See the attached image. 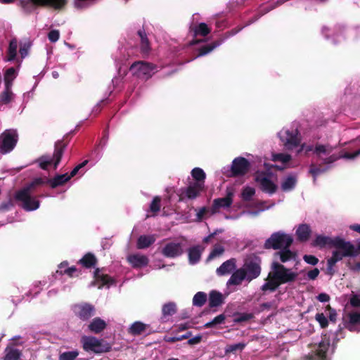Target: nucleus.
<instances>
[{"label": "nucleus", "instance_id": "obj_40", "mask_svg": "<svg viewBox=\"0 0 360 360\" xmlns=\"http://www.w3.org/2000/svg\"><path fill=\"white\" fill-rule=\"evenodd\" d=\"M297 178L295 176H288L281 184V189L283 191H290L292 190L297 184Z\"/></svg>", "mask_w": 360, "mask_h": 360}, {"label": "nucleus", "instance_id": "obj_13", "mask_svg": "<svg viewBox=\"0 0 360 360\" xmlns=\"http://www.w3.org/2000/svg\"><path fill=\"white\" fill-rule=\"evenodd\" d=\"M330 347V340L325 336L319 343L316 351L311 354L306 356L304 360H329L327 356V352Z\"/></svg>", "mask_w": 360, "mask_h": 360}, {"label": "nucleus", "instance_id": "obj_51", "mask_svg": "<svg viewBox=\"0 0 360 360\" xmlns=\"http://www.w3.org/2000/svg\"><path fill=\"white\" fill-rule=\"evenodd\" d=\"M79 355L77 350L65 352L60 354L58 360H75Z\"/></svg>", "mask_w": 360, "mask_h": 360}, {"label": "nucleus", "instance_id": "obj_16", "mask_svg": "<svg viewBox=\"0 0 360 360\" xmlns=\"http://www.w3.org/2000/svg\"><path fill=\"white\" fill-rule=\"evenodd\" d=\"M167 258H175L184 253L183 245L180 243L170 242L167 243L161 251Z\"/></svg>", "mask_w": 360, "mask_h": 360}, {"label": "nucleus", "instance_id": "obj_30", "mask_svg": "<svg viewBox=\"0 0 360 360\" xmlns=\"http://www.w3.org/2000/svg\"><path fill=\"white\" fill-rule=\"evenodd\" d=\"M360 324V312H352L348 314V321L345 327L350 331H355L356 326Z\"/></svg>", "mask_w": 360, "mask_h": 360}, {"label": "nucleus", "instance_id": "obj_39", "mask_svg": "<svg viewBox=\"0 0 360 360\" xmlns=\"http://www.w3.org/2000/svg\"><path fill=\"white\" fill-rule=\"evenodd\" d=\"M148 325L141 322H134L129 328V333L132 335H139L145 332Z\"/></svg>", "mask_w": 360, "mask_h": 360}, {"label": "nucleus", "instance_id": "obj_29", "mask_svg": "<svg viewBox=\"0 0 360 360\" xmlns=\"http://www.w3.org/2000/svg\"><path fill=\"white\" fill-rule=\"evenodd\" d=\"M94 278L96 282L100 283L98 288H101L105 285L112 284L114 282L113 279L108 274H101V269L99 268L95 269Z\"/></svg>", "mask_w": 360, "mask_h": 360}, {"label": "nucleus", "instance_id": "obj_27", "mask_svg": "<svg viewBox=\"0 0 360 360\" xmlns=\"http://www.w3.org/2000/svg\"><path fill=\"white\" fill-rule=\"evenodd\" d=\"M244 280L247 281L246 274L242 268H240L232 274L227 282V284L238 285H240Z\"/></svg>", "mask_w": 360, "mask_h": 360}, {"label": "nucleus", "instance_id": "obj_15", "mask_svg": "<svg viewBox=\"0 0 360 360\" xmlns=\"http://www.w3.org/2000/svg\"><path fill=\"white\" fill-rule=\"evenodd\" d=\"M75 315L82 321H86L94 315L95 307L89 303H83L75 306Z\"/></svg>", "mask_w": 360, "mask_h": 360}, {"label": "nucleus", "instance_id": "obj_31", "mask_svg": "<svg viewBox=\"0 0 360 360\" xmlns=\"http://www.w3.org/2000/svg\"><path fill=\"white\" fill-rule=\"evenodd\" d=\"M97 259L96 256L91 253L88 252L85 254L79 261V264H82V266L86 269H91L94 267L97 264Z\"/></svg>", "mask_w": 360, "mask_h": 360}, {"label": "nucleus", "instance_id": "obj_2", "mask_svg": "<svg viewBox=\"0 0 360 360\" xmlns=\"http://www.w3.org/2000/svg\"><path fill=\"white\" fill-rule=\"evenodd\" d=\"M68 136V134H66L61 140H58L55 143L54 152L52 158L48 155H44L37 159V162L39 163V166L41 169L47 170L48 167L52 164L53 165L54 169H57L63 155L64 150L69 143Z\"/></svg>", "mask_w": 360, "mask_h": 360}, {"label": "nucleus", "instance_id": "obj_45", "mask_svg": "<svg viewBox=\"0 0 360 360\" xmlns=\"http://www.w3.org/2000/svg\"><path fill=\"white\" fill-rule=\"evenodd\" d=\"M18 41L16 39H13L10 41L8 49L7 51V60L9 61L13 60L17 55Z\"/></svg>", "mask_w": 360, "mask_h": 360}, {"label": "nucleus", "instance_id": "obj_9", "mask_svg": "<svg viewBox=\"0 0 360 360\" xmlns=\"http://www.w3.org/2000/svg\"><path fill=\"white\" fill-rule=\"evenodd\" d=\"M333 247L338 249L333 252L332 257L337 262H339L345 257H355L354 245L349 241H345L343 238L337 236V240L334 241Z\"/></svg>", "mask_w": 360, "mask_h": 360}, {"label": "nucleus", "instance_id": "obj_25", "mask_svg": "<svg viewBox=\"0 0 360 360\" xmlns=\"http://www.w3.org/2000/svg\"><path fill=\"white\" fill-rule=\"evenodd\" d=\"M204 248L200 245H195L190 248L188 250V256L189 263L191 264H195L198 263L201 258V255Z\"/></svg>", "mask_w": 360, "mask_h": 360}, {"label": "nucleus", "instance_id": "obj_64", "mask_svg": "<svg viewBox=\"0 0 360 360\" xmlns=\"http://www.w3.org/2000/svg\"><path fill=\"white\" fill-rule=\"evenodd\" d=\"M60 37V33L58 30H53L50 31L48 34V38L50 41L56 42L58 40Z\"/></svg>", "mask_w": 360, "mask_h": 360}, {"label": "nucleus", "instance_id": "obj_62", "mask_svg": "<svg viewBox=\"0 0 360 360\" xmlns=\"http://www.w3.org/2000/svg\"><path fill=\"white\" fill-rule=\"evenodd\" d=\"M303 259L305 262L311 265H316L319 262V259L316 257L311 255H304L303 256Z\"/></svg>", "mask_w": 360, "mask_h": 360}, {"label": "nucleus", "instance_id": "obj_32", "mask_svg": "<svg viewBox=\"0 0 360 360\" xmlns=\"http://www.w3.org/2000/svg\"><path fill=\"white\" fill-rule=\"evenodd\" d=\"M70 179V176H68V174H58L52 179L48 178V182L52 188H55L58 186H62Z\"/></svg>", "mask_w": 360, "mask_h": 360}, {"label": "nucleus", "instance_id": "obj_60", "mask_svg": "<svg viewBox=\"0 0 360 360\" xmlns=\"http://www.w3.org/2000/svg\"><path fill=\"white\" fill-rule=\"evenodd\" d=\"M30 46V42H25L20 45L19 52L22 58H25L28 55Z\"/></svg>", "mask_w": 360, "mask_h": 360}, {"label": "nucleus", "instance_id": "obj_38", "mask_svg": "<svg viewBox=\"0 0 360 360\" xmlns=\"http://www.w3.org/2000/svg\"><path fill=\"white\" fill-rule=\"evenodd\" d=\"M223 39H220L217 41H213L212 43L210 44H206L202 46H201L198 50V56H205L210 52H211L213 49H214L216 47L220 46L222 42Z\"/></svg>", "mask_w": 360, "mask_h": 360}, {"label": "nucleus", "instance_id": "obj_4", "mask_svg": "<svg viewBox=\"0 0 360 360\" xmlns=\"http://www.w3.org/2000/svg\"><path fill=\"white\" fill-rule=\"evenodd\" d=\"M32 193L28 188H23L15 192L13 200L25 211L36 210L39 207L40 202L36 197L32 196Z\"/></svg>", "mask_w": 360, "mask_h": 360}, {"label": "nucleus", "instance_id": "obj_49", "mask_svg": "<svg viewBox=\"0 0 360 360\" xmlns=\"http://www.w3.org/2000/svg\"><path fill=\"white\" fill-rule=\"evenodd\" d=\"M226 316L224 314H219L214 317L211 321L206 323L204 325L205 328H213L217 325L222 324L224 323Z\"/></svg>", "mask_w": 360, "mask_h": 360}, {"label": "nucleus", "instance_id": "obj_36", "mask_svg": "<svg viewBox=\"0 0 360 360\" xmlns=\"http://www.w3.org/2000/svg\"><path fill=\"white\" fill-rule=\"evenodd\" d=\"M177 311L176 304L173 302L165 304L162 307V319L165 320L167 316L175 314Z\"/></svg>", "mask_w": 360, "mask_h": 360}, {"label": "nucleus", "instance_id": "obj_7", "mask_svg": "<svg viewBox=\"0 0 360 360\" xmlns=\"http://www.w3.org/2000/svg\"><path fill=\"white\" fill-rule=\"evenodd\" d=\"M261 264V258L255 255H250L245 259L241 268L246 274L248 282H250L259 276L262 271Z\"/></svg>", "mask_w": 360, "mask_h": 360}, {"label": "nucleus", "instance_id": "obj_56", "mask_svg": "<svg viewBox=\"0 0 360 360\" xmlns=\"http://www.w3.org/2000/svg\"><path fill=\"white\" fill-rule=\"evenodd\" d=\"M254 318V314L252 313H241L235 316L234 322L242 323L248 321Z\"/></svg>", "mask_w": 360, "mask_h": 360}, {"label": "nucleus", "instance_id": "obj_41", "mask_svg": "<svg viewBox=\"0 0 360 360\" xmlns=\"http://www.w3.org/2000/svg\"><path fill=\"white\" fill-rule=\"evenodd\" d=\"M328 169V167H323L322 165H316L311 163L309 166V173L312 176L314 183L316 182V178L321 174L324 173Z\"/></svg>", "mask_w": 360, "mask_h": 360}, {"label": "nucleus", "instance_id": "obj_18", "mask_svg": "<svg viewBox=\"0 0 360 360\" xmlns=\"http://www.w3.org/2000/svg\"><path fill=\"white\" fill-rule=\"evenodd\" d=\"M137 34L140 38V52L143 56H148L151 51L150 41L144 29L139 30Z\"/></svg>", "mask_w": 360, "mask_h": 360}, {"label": "nucleus", "instance_id": "obj_37", "mask_svg": "<svg viewBox=\"0 0 360 360\" xmlns=\"http://www.w3.org/2000/svg\"><path fill=\"white\" fill-rule=\"evenodd\" d=\"M11 86H4V90L0 93V104L6 105L13 100L14 94Z\"/></svg>", "mask_w": 360, "mask_h": 360}, {"label": "nucleus", "instance_id": "obj_52", "mask_svg": "<svg viewBox=\"0 0 360 360\" xmlns=\"http://www.w3.org/2000/svg\"><path fill=\"white\" fill-rule=\"evenodd\" d=\"M255 193V190L252 187L246 186L243 189L241 197L244 201H250Z\"/></svg>", "mask_w": 360, "mask_h": 360}, {"label": "nucleus", "instance_id": "obj_63", "mask_svg": "<svg viewBox=\"0 0 360 360\" xmlns=\"http://www.w3.org/2000/svg\"><path fill=\"white\" fill-rule=\"evenodd\" d=\"M210 211V209H208L207 207H201L196 214V220L198 221H202L203 218L205 217V215L208 213Z\"/></svg>", "mask_w": 360, "mask_h": 360}, {"label": "nucleus", "instance_id": "obj_61", "mask_svg": "<svg viewBox=\"0 0 360 360\" xmlns=\"http://www.w3.org/2000/svg\"><path fill=\"white\" fill-rule=\"evenodd\" d=\"M98 0H74L75 7L77 9L84 8V4H95Z\"/></svg>", "mask_w": 360, "mask_h": 360}, {"label": "nucleus", "instance_id": "obj_10", "mask_svg": "<svg viewBox=\"0 0 360 360\" xmlns=\"http://www.w3.org/2000/svg\"><path fill=\"white\" fill-rule=\"evenodd\" d=\"M18 135L16 130L6 129L0 136V153L11 152L16 146Z\"/></svg>", "mask_w": 360, "mask_h": 360}, {"label": "nucleus", "instance_id": "obj_43", "mask_svg": "<svg viewBox=\"0 0 360 360\" xmlns=\"http://www.w3.org/2000/svg\"><path fill=\"white\" fill-rule=\"evenodd\" d=\"M44 184H49L48 178L47 177H38L34 179L28 185H27L25 188H28V191L31 192H34V189L38 187L43 186Z\"/></svg>", "mask_w": 360, "mask_h": 360}, {"label": "nucleus", "instance_id": "obj_17", "mask_svg": "<svg viewBox=\"0 0 360 360\" xmlns=\"http://www.w3.org/2000/svg\"><path fill=\"white\" fill-rule=\"evenodd\" d=\"M255 180L259 184L260 189L264 193L274 194L277 191V186L267 177L259 175L256 176Z\"/></svg>", "mask_w": 360, "mask_h": 360}, {"label": "nucleus", "instance_id": "obj_21", "mask_svg": "<svg viewBox=\"0 0 360 360\" xmlns=\"http://www.w3.org/2000/svg\"><path fill=\"white\" fill-rule=\"evenodd\" d=\"M297 240L301 243L307 242L311 234V229L309 225L307 224H300L295 232Z\"/></svg>", "mask_w": 360, "mask_h": 360}, {"label": "nucleus", "instance_id": "obj_1", "mask_svg": "<svg viewBox=\"0 0 360 360\" xmlns=\"http://www.w3.org/2000/svg\"><path fill=\"white\" fill-rule=\"evenodd\" d=\"M298 274L291 269L285 267L281 263L274 261L271 264L270 271L265 279L266 282L261 286L263 292L276 291L281 285L291 283L296 281Z\"/></svg>", "mask_w": 360, "mask_h": 360}, {"label": "nucleus", "instance_id": "obj_33", "mask_svg": "<svg viewBox=\"0 0 360 360\" xmlns=\"http://www.w3.org/2000/svg\"><path fill=\"white\" fill-rule=\"evenodd\" d=\"M5 355L3 360H21L22 352L13 347H7L5 349Z\"/></svg>", "mask_w": 360, "mask_h": 360}, {"label": "nucleus", "instance_id": "obj_11", "mask_svg": "<svg viewBox=\"0 0 360 360\" xmlns=\"http://www.w3.org/2000/svg\"><path fill=\"white\" fill-rule=\"evenodd\" d=\"M233 191L232 188L226 189V195L224 198H216L213 200L210 207L211 214H214L219 212L221 208H229L233 203Z\"/></svg>", "mask_w": 360, "mask_h": 360}, {"label": "nucleus", "instance_id": "obj_54", "mask_svg": "<svg viewBox=\"0 0 360 360\" xmlns=\"http://www.w3.org/2000/svg\"><path fill=\"white\" fill-rule=\"evenodd\" d=\"M292 157L289 154L285 153H275L272 155V160L274 162H281L282 163H287L290 161Z\"/></svg>", "mask_w": 360, "mask_h": 360}, {"label": "nucleus", "instance_id": "obj_53", "mask_svg": "<svg viewBox=\"0 0 360 360\" xmlns=\"http://www.w3.org/2000/svg\"><path fill=\"white\" fill-rule=\"evenodd\" d=\"M224 252V248L220 245H215L207 257V260H212Z\"/></svg>", "mask_w": 360, "mask_h": 360}, {"label": "nucleus", "instance_id": "obj_26", "mask_svg": "<svg viewBox=\"0 0 360 360\" xmlns=\"http://www.w3.org/2000/svg\"><path fill=\"white\" fill-rule=\"evenodd\" d=\"M224 302L223 295L217 290H212L209 294V307L210 308L217 307Z\"/></svg>", "mask_w": 360, "mask_h": 360}, {"label": "nucleus", "instance_id": "obj_6", "mask_svg": "<svg viewBox=\"0 0 360 360\" xmlns=\"http://www.w3.org/2000/svg\"><path fill=\"white\" fill-rule=\"evenodd\" d=\"M83 349L87 352L95 354L108 352L111 349L110 344L103 340H99L94 336H83L81 338Z\"/></svg>", "mask_w": 360, "mask_h": 360}, {"label": "nucleus", "instance_id": "obj_58", "mask_svg": "<svg viewBox=\"0 0 360 360\" xmlns=\"http://www.w3.org/2000/svg\"><path fill=\"white\" fill-rule=\"evenodd\" d=\"M246 346L245 343L239 342L237 344L228 345L226 352L236 353L237 351H242Z\"/></svg>", "mask_w": 360, "mask_h": 360}, {"label": "nucleus", "instance_id": "obj_24", "mask_svg": "<svg viewBox=\"0 0 360 360\" xmlns=\"http://www.w3.org/2000/svg\"><path fill=\"white\" fill-rule=\"evenodd\" d=\"M236 267V259L231 258L226 260L217 269V274L218 276H224L230 274Z\"/></svg>", "mask_w": 360, "mask_h": 360}, {"label": "nucleus", "instance_id": "obj_23", "mask_svg": "<svg viewBox=\"0 0 360 360\" xmlns=\"http://www.w3.org/2000/svg\"><path fill=\"white\" fill-rule=\"evenodd\" d=\"M285 134V136H283L281 139L286 147L290 148L299 146L300 139L297 136V131L294 133L293 131L286 130Z\"/></svg>", "mask_w": 360, "mask_h": 360}, {"label": "nucleus", "instance_id": "obj_44", "mask_svg": "<svg viewBox=\"0 0 360 360\" xmlns=\"http://www.w3.org/2000/svg\"><path fill=\"white\" fill-rule=\"evenodd\" d=\"M17 73L15 69L13 67L6 70L4 74V86H13V81L15 79Z\"/></svg>", "mask_w": 360, "mask_h": 360}, {"label": "nucleus", "instance_id": "obj_50", "mask_svg": "<svg viewBox=\"0 0 360 360\" xmlns=\"http://www.w3.org/2000/svg\"><path fill=\"white\" fill-rule=\"evenodd\" d=\"M192 335V333L191 331L186 332L185 334L179 336H165L164 340L167 342L174 343L178 341H181L185 339L189 338Z\"/></svg>", "mask_w": 360, "mask_h": 360}, {"label": "nucleus", "instance_id": "obj_48", "mask_svg": "<svg viewBox=\"0 0 360 360\" xmlns=\"http://www.w3.org/2000/svg\"><path fill=\"white\" fill-rule=\"evenodd\" d=\"M161 208V198L155 196L150 204L148 212H152L153 216H156Z\"/></svg>", "mask_w": 360, "mask_h": 360}, {"label": "nucleus", "instance_id": "obj_42", "mask_svg": "<svg viewBox=\"0 0 360 360\" xmlns=\"http://www.w3.org/2000/svg\"><path fill=\"white\" fill-rule=\"evenodd\" d=\"M192 177L195 180V183H200L201 186H205V179L206 174L200 167H195L191 171Z\"/></svg>", "mask_w": 360, "mask_h": 360}, {"label": "nucleus", "instance_id": "obj_34", "mask_svg": "<svg viewBox=\"0 0 360 360\" xmlns=\"http://www.w3.org/2000/svg\"><path fill=\"white\" fill-rule=\"evenodd\" d=\"M191 31L193 32V36L206 37L211 32L207 25L205 22H200L196 26L191 27Z\"/></svg>", "mask_w": 360, "mask_h": 360}, {"label": "nucleus", "instance_id": "obj_14", "mask_svg": "<svg viewBox=\"0 0 360 360\" xmlns=\"http://www.w3.org/2000/svg\"><path fill=\"white\" fill-rule=\"evenodd\" d=\"M204 186L200 183H193L185 188H181L180 195V200H183L185 198L193 200L198 198L200 193L203 191Z\"/></svg>", "mask_w": 360, "mask_h": 360}, {"label": "nucleus", "instance_id": "obj_35", "mask_svg": "<svg viewBox=\"0 0 360 360\" xmlns=\"http://www.w3.org/2000/svg\"><path fill=\"white\" fill-rule=\"evenodd\" d=\"M155 238L153 236H140L137 240L136 247L138 249H146L154 243Z\"/></svg>", "mask_w": 360, "mask_h": 360}, {"label": "nucleus", "instance_id": "obj_59", "mask_svg": "<svg viewBox=\"0 0 360 360\" xmlns=\"http://www.w3.org/2000/svg\"><path fill=\"white\" fill-rule=\"evenodd\" d=\"M315 319L319 322L322 328H326L328 326V319L323 313H317L315 316Z\"/></svg>", "mask_w": 360, "mask_h": 360}, {"label": "nucleus", "instance_id": "obj_20", "mask_svg": "<svg viewBox=\"0 0 360 360\" xmlns=\"http://www.w3.org/2000/svg\"><path fill=\"white\" fill-rule=\"evenodd\" d=\"M337 240V237L330 238L323 235L316 236V238L311 242V245L313 247H316L320 249L325 248L326 245L333 247L334 241Z\"/></svg>", "mask_w": 360, "mask_h": 360}, {"label": "nucleus", "instance_id": "obj_19", "mask_svg": "<svg viewBox=\"0 0 360 360\" xmlns=\"http://www.w3.org/2000/svg\"><path fill=\"white\" fill-rule=\"evenodd\" d=\"M128 262L134 268H141L146 266L149 263V259L146 255L134 254L128 256Z\"/></svg>", "mask_w": 360, "mask_h": 360}, {"label": "nucleus", "instance_id": "obj_47", "mask_svg": "<svg viewBox=\"0 0 360 360\" xmlns=\"http://www.w3.org/2000/svg\"><path fill=\"white\" fill-rule=\"evenodd\" d=\"M333 150V148L329 145L316 144L314 153L317 155L319 159H321V154L329 155Z\"/></svg>", "mask_w": 360, "mask_h": 360}, {"label": "nucleus", "instance_id": "obj_5", "mask_svg": "<svg viewBox=\"0 0 360 360\" xmlns=\"http://www.w3.org/2000/svg\"><path fill=\"white\" fill-rule=\"evenodd\" d=\"M293 243L292 236L283 231L273 233L271 236L266 240L264 244V248L266 250H281L290 248Z\"/></svg>", "mask_w": 360, "mask_h": 360}, {"label": "nucleus", "instance_id": "obj_8", "mask_svg": "<svg viewBox=\"0 0 360 360\" xmlns=\"http://www.w3.org/2000/svg\"><path fill=\"white\" fill-rule=\"evenodd\" d=\"M157 65L149 62L139 60L133 63L129 70L138 78L147 80L152 77Z\"/></svg>", "mask_w": 360, "mask_h": 360}, {"label": "nucleus", "instance_id": "obj_55", "mask_svg": "<svg viewBox=\"0 0 360 360\" xmlns=\"http://www.w3.org/2000/svg\"><path fill=\"white\" fill-rule=\"evenodd\" d=\"M60 274L61 275L66 274L69 277H78L81 274V270H79L75 266L68 267L65 270H60Z\"/></svg>", "mask_w": 360, "mask_h": 360}, {"label": "nucleus", "instance_id": "obj_22", "mask_svg": "<svg viewBox=\"0 0 360 360\" xmlns=\"http://www.w3.org/2000/svg\"><path fill=\"white\" fill-rule=\"evenodd\" d=\"M107 327L106 322L100 317H96L88 325V329L94 334H98Z\"/></svg>", "mask_w": 360, "mask_h": 360}, {"label": "nucleus", "instance_id": "obj_28", "mask_svg": "<svg viewBox=\"0 0 360 360\" xmlns=\"http://www.w3.org/2000/svg\"><path fill=\"white\" fill-rule=\"evenodd\" d=\"M296 255V252L291 251L290 248H285L274 253V257H278L281 263H285L288 261L294 259Z\"/></svg>", "mask_w": 360, "mask_h": 360}, {"label": "nucleus", "instance_id": "obj_3", "mask_svg": "<svg viewBox=\"0 0 360 360\" xmlns=\"http://www.w3.org/2000/svg\"><path fill=\"white\" fill-rule=\"evenodd\" d=\"M67 4L68 0H19V6L26 14L32 13L40 7H50L55 10H62Z\"/></svg>", "mask_w": 360, "mask_h": 360}, {"label": "nucleus", "instance_id": "obj_57", "mask_svg": "<svg viewBox=\"0 0 360 360\" xmlns=\"http://www.w3.org/2000/svg\"><path fill=\"white\" fill-rule=\"evenodd\" d=\"M13 199L9 198L7 200L0 203V212H6L14 207Z\"/></svg>", "mask_w": 360, "mask_h": 360}, {"label": "nucleus", "instance_id": "obj_46", "mask_svg": "<svg viewBox=\"0 0 360 360\" xmlns=\"http://www.w3.org/2000/svg\"><path fill=\"white\" fill-rule=\"evenodd\" d=\"M207 299V294L204 292H198L193 298V305L198 307H202Z\"/></svg>", "mask_w": 360, "mask_h": 360}, {"label": "nucleus", "instance_id": "obj_12", "mask_svg": "<svg viewBox=\"0 0 360 360\" xmlns=\"http://www.w3.org/2000/svg\"><path fill=\"white\" fill-rule=\"evenodd\" d=\"M250 168V163L243 157L236 158L231 165V174L233 176H240L246 174Z\"/></svg>", "mask_w": 360, "mask_h": 360}]
</instances>
